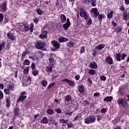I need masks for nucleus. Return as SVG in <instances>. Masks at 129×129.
I'll return each mask as SVG.
<instances>
[{
    "label": "nucleus",
    "instance_id": "obj_1",
    "mask_svg": "<svg viewBox=\"0 0 129 129\" xmlns=\"http://www.w3.org/2000/svg\"><path fill=\"white\" fill-rule=\"evenodd\" d=\"M96 120V117L94 115H92L89 117H87L85 119L84 122L86 124H89L90 123H94Z\"/></svg>",
    "mask_w": 129,
    "mask_h": 129
},
{
    "label": "nucleus",
    "instance_id": "obj_2",
    "mask_svg": "<svg viewBox=\"0 0 129 129\" xmlns=\"http://www.w3.org/2000/svg\"><path fill=\"white\" fill-rule=\"evenodd\" d=\"M45 46L46 43L44 42L38 41L35 43V47L36 49H39V50L42 49V51H47V48H44Z\"/></svg>",
    "mask_w": 129,
    "mask_h": 129
},
{
    "label": "nucleus",
    "instance_id": "obj_3",
    "mask_svg": "<svg viewBox=\"0 0 129 129\" xmlns=\"http://www.w3.org/2000/svg\"><path fill=\"white\" fill-rule=\"evenodd\" d=\"M115 55V60L116 61H118L119 62H120L121 60H124V59H125V57H127V55H126L125 53H122L121 54L120 53H116Z\"/></svg>",
    "mask_w": 129,
    "mask_h": 129
},
{
    "label": "nucleus",
    "instance_id": "obj_4",
    "mask_svg": "<svg viewBox=\"0 0 129 129\" xmlns=\"http://www.w3.org/2000/svg\"><path fill=\"white\" fill-rule=\"evenodd\" d=\"M84 89V86H83V85L79 86L77 93L79 96H80V97H82V96L85 95Z\"/></svg>",
    "mask_w": 129,
    "mask_h": 129
},
{
    "label": "nucleus",
    "instance_id": "obj_5",
    "mask_svg": "<svg viewBox=\"0 0 129 129\" xmlns=\"http://www.w3.org/2000/svg\"><path fill=\"white\" fill-rule=\"evenodd\" d=\"M119 106H122L125 108L126 106H128V104L126 100H123L122 98L119 99L117 101Z\"/></svg>",
    "mask_w": 129,
    "mask_h": 129
},
{
    "label": "nucleus",
    "instance_id": "obj_6",
    "mask_svg": "<svg viewBox=\"0 0 129 129\" xmlns=\"http://www.w3.org/2000/svg\"><path fill=\"white\" fill-rule=\"evenodd\" d=\"M26 93H27L26 91L21 92L20 96L17 100V103H19V102H23V101H24L26 98H27V95H26Z\"/></svg>",
    "mask_w": 129,
    "mask_h": 129
},
{
    "label": "nucleus",
    "instance_id": "obj_7",
    "mask_svg": "<svg viewBox=\"0 0 129 129\" xmlns=\"http://www.w3.org/2000/svg\"><path fill=\"white\" fill-rule=\"evenodd\" d=\"M91 13L93 14L92 17L94 18V19H96V18H97L99 15V11H98V10L96 8H92L91 10Z\"/></svg>",
    "mask_w": 129,
    "mask_h": 129
},
{
    "label": "nucleus",
    "instance_id": "obj_8",
    "mask_svg": "<svg viewBox=\"0 0 129 129\" xmlns=\"http://www.w3.org/2000/svg\"><path fill=\"white\" fill-rule=\"evenodd\" d=\"M61 82H66L68 83L70 86H72V87H74L75 86V82L70 80L68 79H63L61 80Z\"/></svg>",
    "mask_w": 129,
    "mask_h": 129
},
{
    "label": "nucleus",
    "instance_id": "obj_9",
    "mask_svg": "<svg viewBox=\"0 0 129 129\" xmlns=\"http://www.w3.org/2000/svg\"><path fill=\"white\" fill-rule=\"evenodd\" d=\"M105 62L106 64H109V65H113V59L110 56H108L105 58Z\"/></svg>",
    "mask_w": 129,
    "mask_h": 129
},
{
    "label": "nucleus",
    "instance_id": "obj_10",
    "mask_svg": "<svg viewBox=\"0 0 129 129\" xmlns=\"http://www.w3.org/2000/svg\"><path fill=\"white\" fill-rule=\"evenodd\" d=\"M81 10L82 11H81L80 13V17L84 18L85 21H87V20H88V15L86 14V12L83 10V9H81Z\"/></svg>",
    "mask_w": 129,
    "mask_h": 129
},
{
    "label": "nucleus",
    "instance_id": "obj_11",
    "mask_svg": "<svg viewBox=\"0 0 129 129\" xmlns=\"http://www.w3.org/2000/svg\"><path fill=\"white\" fill-rule=\"evenodd\" d=\"M54 57H55V54L50 53L49 59V66L54 67Z\"/></svg>",
    "mask_w": 129,
    "mask_h": 129
},
{
    "label": "nucleus",
    "instance_id": "obj_12",
    "mask_svg": "<svg viewBox=\"0 0 129 129\" xmlns=\"http://www.w3.org/2000/svg\"><path fill=\"white\" fill-rule=\"evenodd\" d=\"M48 32L46 30L43 31L40 35H39V37L42 40H44V39H47L48 38V36L47 35Z\"/></svg>",
    "mask_w": 129,
    "mask_h": 129
},
{
    "label": "nucleus",
    "instance_id": "obj_13",
    "mask_svg": "<svg viewBox=\"0 0 129 129\" xmlns=\"http://www.w3.org/2000/svg\"><path fill=\"white\" fill-rule=\"evenodd\" d=\"M101 54L100 50L97 48L96 46L94 48V50H93L92 54L93 56H95L96 55H99Z\"/></svg>",
    "mask_w": 129,
    "mask_h": 129
},
{
    "label": "nucleus",
    "instance_id": "obj_14",
    "mask_svg": "<svg viewBox=\"0 0 129 129\" xmlns=\"http://www.w3.org/2000/svg\"><path fill=\"white\" fill-rule=\"evenodd\" d=\"M64 113L66 115H72V113H73V111H71V109L70 107L66 108V110L64 111Z\"/></svg>",
    "mask_w": 129,
    "mask_h": 129
},
{
    "label": "nucleus",
    "instance_id": "obj_15",
    "mask_svg": "<svg viewBox=\"0 0 129 129\" xmlns=\"http://www.w3.org/2000/svg\"><path fill=\"white\" fill-rule=\"evenodd\" d=\"M51 44L54 48H55L56 49L60 48V43H58V41H57L56 40L51 41Z\"/></svg>",
    "mask_w": 129,
    "mask_h": 129
},
{
    "label": "nucleus",
    "instance_id": "obj_16",
    "mask_svg": "<svg viewBox=\"0 0 129 129\" xmlns=\"http://www.w3.org/2000/svg\"><path fill=\"white\" fill-rule=\"evenodd\" d=\"M122 16H123V20L124 21H128L129 16H128V13H127V12H123Z\"/></svg>",
    "mask_w": 129,
    "mask_h": 129
},
{
    "label": "nucleus",
    "instance_id": "obj_17",
    "mask_svg": "<svg viewBox=\"0 0 129 129\" xmlns=\"http://www.w3.org/2000/svg\"><path fill=\"white\" fill-rule=\"evenodd\" d=\"M89 67L92 69H97V63L95 61H93L90 63Z\"/></svg>",
    "mask_w": 129,
    "mask_h": 129
},
{
    "label": "nucleus",
    "instance_id": "obj_18",
    "mask_svg": "<svg viewBox=\"0 0 129 129\" xmlns=\"http://www.w3.org/2000/svg\"><path fill=\"white\" fill-rule=\"evenodd\" d=\"M7 6H8L7 2H4L0 6V8H1V10L4 11V12H6L7 11Z\"/></svg>",
    "mask_w": 129,
    "mask_h": 129
},
{
    "label": "nucleus",
    "instance_id": "obj_19",
    "mask_svg": "<svg viewBox=\"0 0 129 129\" xmlns=\"http://www.w3.org/2000/svg\"><path fill=\"white\" fill-rule=\"evenodd\" d=\"M69 40V39H68L66 37H63V36L60 37L58 39V42L59 43H64V42H67Z\"/></svg>",
    "mask_w": 129,
    "mask_h": 129
},
{
    "label": "nucleus",
    "instance_id": "obj_20",
    "mask_svg": "<svg viewBox=\"0 0 129 129\" xmlns=\"http://www.w3.org/2000/svg\"><path fill=\"white\" fill-rule=\"evenodd\" d=\"M113 97L112 96H107L104 99L103 101H106V102H111Z\"/></svg>",
    "mask_w": 129,
    "mask_h": 129
},
{
    "label": "nucleus",
    "instance_id": "obj_21",
    "mask_svg": "<svg viewBox=\"0 0 129 129\" xmlns=\"http://www.w3.org/2000/svg\"><path fill=\"white\" fill-rule=\"evenodd\" d=\"M48 121L49 120L47 117H44L41 120V123H43V124H47L48 123Z\"/></svg>",
    "mask_w": 129,
    "mask_h": 129
},
{
    "label": "nucleus",
    "instance_id": "obj_22",
    "mask_svg": "<svg viewBox=\"0 0 129 129\" xmlns=\"http://www.w3.org/2000/svg\"><path fill=\"white\" fill-rule=\"evenodd\" d=\"M53 67H52L51 66H49V67H47L45 69L47 73H52V72H53Z\"/></svg>",
    "mask_w": 129,
    "mask_h": 129
},
{
    "label": "nucleus",
    "instance_id": "obj_23",
    "mask_svg": "<svg viewBox=\"0 0 129 129\" xmlns=\"http://www.w3.org/2000/svg\"><path fill=\"white\" fill-rule=\"evenodd\" d=\"M60 22L62 23H66V16L64 14L60 15Z\"/></svg>",
    "mask_w": 129,
    "mask_h": 129
},
{
    "label": "nucleus",
    "instance_id": "obj_24",
    "mask_svg": "<svg viewBox=\"0 0 129 129\" xmlns=\"http://www.w3.org/2000/svg\"><path fill=\"white\" fill-rule=\"evenodd\" d=\"M47 123L48 124H49V125L51 124H54V123H55V120H54V119L52 117H50L48 118V121Z\"/></svg>",
    "mask_w": 129,
    "mask_h": 129
},
{
    "label": "nucleus",
    "instance_id": "obj_25",
    "mask_svg": "<svg viewBox=\"0 0 129 129\" xmlns=\"http://www.w3.org/2000/svg\"><path fill=\"white\" fill-rule=\"evenodd\" d=\"M7 38H9L12 41H14L15 39H14V34H12V33L9 32L7 34Z\"/></svg>",
    "mask_w": 129,
    "mask_h": 129
},
{
    "label": "nucleus",
    "instance_id": "obj_26",
    "mask_svg": "<svg viewBox=\"0 0 129 129\" xmlns=\"http://www.w3.org/2000/svg\"><path fill=\"white\" fill-rule=\"evenodd\" d=\"M19 112H20V109L18 107L15 108V109H14V111L13 112L15 116H18V115L20 114Z\"/></svg>",
    "mask_w": 129,
    "mask_h": 129
},
{
    "label": "nucleus",
    "instance_id": "obj_27",
    "mask_svg": "<svg viewBox=\"0 0 129 129\" xmlns=\"http://www.w3.org/2000/svg\"><path fill=\"white\" fill-rule=\"evenodd\" d=\"M65 100L67 101V102H70V101H72V97H71V95H67L65 97Z\"/></svg>",
    "mask_w": 129,
    "mask_h": 129
},
{
    "label": "nucleus",
    "instance_id": "obj_28",
    "mask_svg": "<svg viewBox=\"0 0 129 129\" xmlns=\"http://www.w3.org/2000/svg\"><path fill=\"white\" fill-rule=\"evenodd\" d=\"M30 30V27L29 26L26 25L25 24L24 25V26L23 27V28L22 29V31L21 32H28Z\"/></svg>",
    "mask_w": 129,
    "mask_h": 129
},
{
    "label": "nucleus",
    "instance_id": "obj_29",
    "mask_svg": "<svg viewBox=\"0 0 129 129\" xmlns=\"http://www.w3.org/2000/svg\"><path fill=\"white\" fill-rule=\"evenodd\" d=\"M70 26H71L70 24H68V23H64L62 25L63 30L67 31L68 30V29L69 28V27H70Z\"/></svg>",
    "mask_w": 129,
    "mask_h": 129
},
{
    "label": "nucleus",
    "instance_id": "obj_30",
    "mask_svg": "<svg viewBox=\"0 0 129 129\" xmlns=\"http://www.w3.org/2000/svg\"><path fill=\"white\" fill-rule=\"evenodd\" d=\"M99 50H102L105 47V45L104 44H98L96 46Z\"/></svg>",
    "mask_w": 129,
    "mask_h": 129
},
{
    "label": "nucleus",
    "instance_id": "obj_31",
    "mask_svg": "<svg viewBox=\"0 0 129 129\" xmlns=\"http://www.w3.org/2000/svg\"><path fill=\"white\" fill-rule=\"evenodd\" d=\"M11 106V101L9 98L6 99V107L10 108Z\"/></svg>",
    "mask_w": 129,
    "mask_h": 129
},
{
    "label": "nucleus",
    "instance_id": "obj_32",
    "mask_svg": "<svg viewBox=\"0 0 129 129\" xmlns=\"http://www.w3.org/2000/svg\"><path fill=\"white\" fill-rule=\"evenodd\" d=\"M36 13L39 16H42V14H44V11H42V10H41V8H39L36 9Z\"/></svg>",
    "mask_w": 129,
    "mask_h": 129
},
{
    "label": "nucleus",
    "instance_id": "obj_33",
    "mask_svg": "<svg viewBox=\"0 0 129 129\" xmlns=\"http://www.w3.org/2000/svg\"><path fill=\"white\" fill-rule=\"evenodd\" d=\"M32 75H33V76H37L39 75V71L37 70H32Z\"/></svg>",
    "mask_w": 129,
    "mask_h": 129
},
{
    "label": "nucleus",
    "instance_id": "obj_34",
    "mask_svg": "<svg viewBox=\"0 0 129 129\" xmlns=\"http://www.w3.org/2000/svg\"><path fill=\"white\" fill-rule=\"evenodd\" d=\"M113 16V11H111L107 15L108 19H111Z\"/></svg>",
    "mask_w": 129,
    "mask_h": 129
},
{
    "label": "nucleus",
    "instance_id": "obj_35",
    "mask_svg": "<svg viewBox=\"0 0 129 129\" xmlns=\"http://www.w3.org/2000/svg\"><path fill=\"white\" fill-rule=\"evenodd\" d=\"M71 106H72V107L74 108L75 110H77V109H78V104L77 103H76V104L71 103Z\"/></svg>",
    "mask_w": 129,
    "mask_h": 129
},
{
    "label": "nucleus",
    "instance_id": "obj_36",
    "mask_svg": "<svg viewBox=\"0 0 129 129\" xmlns=\"http://www.w3.org/2000/svg\"><path fill=\"white\" fill-rule=\"evenodd\" d=\"M30 70V66H28L23 71L24 74H29V71Z\"/></svg>",
    "mask_w": 129,
    "mask_h": 129
},
{
    "label": "nucleus",
    "instance_id": "obj_37",
    "mask_svg": "<svg viewBox=\"0 0 129 129\" xmlns=\"http://www.w3.org/2000/svg\"><path fill=\"white\" fill-rule=\"evenodd\" d=\"M69 121V120L68 119H66L65 120V119H59V122H60V123H66L67 124V122H68Z\"/></svg>",
    "mask_w": 129,
    "mask_h": 129
},
{
    "label": "nucleus",
    "instance_id": "obj_38",
    "mask_svg": "<svg viewBox=\"0 0 129 129\" xmlns=\"http://www.w3.org/2000/svg\"><path fill=\"white\" fill-rule=\"evenodd\" d=\"M54 111H53V109H48L46 111V113L47 114H49V115H52L53 114Z\"/></svg>",
    "mask_w": 129,
    "mask_h": 129
},
{
    "label": "nucleus",
    "instance_id": "obj_39",
    "mask_svg": "<svg viewBox=\"0 0 129 129\" xmlns=\"http://www.w3.org/2000/svg\"><path fill=\"white\" fill-rule=\"evenodd\" d=\"M5 47H6V43L5 42L0 43V52L2 51V49H5Z\"/></svg>",
    "mask_w": 129,
    "mask_h": 129
},
{
    "label": "nucleus",
    "instance_id": "obj_40",
    "mask_svg": "<svg viewBox=\"0 0 129 129\" xmlns=\"http://www.w3.org/2000/svg\"><path fill=\"white\" fill-rule=\"evenodd\" d=\"M115 31L116 33L118 34V33H120L121 31V26H118L115 29Z\"/></svg>",
    "mask_w": 129,
    "mask_h": 129
},
{
    "label": "nucleus",
    "instance_id": "obj_41",
    "mask_svg": "<svg viewBox=\"0 0 129 129\" xmlns=\"http://www.w3.org/2000/svg\"><path fill=\"white\" fill-rule=\"evenodd\" d=\"M74 45L75 43L73 41L70 42L68 43V46L70 48H73V47H74Z\"/></svg>",
    "mask_w": 129,
    "mask_h": 129
},
{
    "label": "nucleus",
    "instance_id": "obj_42",
    "mask_svg": "<svg viewBox=\"0 0 129 129\" xmlns=\"http://www.w3.org/2000/svg\"><path fill=\"white\" fill-rule=\"evenodd\" d=\"M98 19L100 23H101V22H102V21H101V20H102V19H103V15H102V14H99V15H98Z\"/></svg>",
    "mask_w": 129,
    "mask_h": 129
},
{
    "label": "nucleus",
    "instance_id": "obj_43",
    "mask_svg": "<svg viewBox=\"0 0 129 129\" xmlns=\"http://www.w3.org/2000/svg\"><path fill=\"white\" fill-rule=\"evenodd\" d=\"M47 83L48 82L46 80H43L41 81V85L42 86H43V87H46V86H47Z\"/></svg>",
    "mask_w": 129,
    "mask_h": 129
},
{
    "label": "nucleus",
    "instance_id": "obj_44",
    "mask_svg": "<svg viewBox=\"0 0 129 129\" xmlns=\"http://www.w3.org/2000/svg\"><path fill=\"white\" fill-rule=\"evenodd\" d=\"M89 73L90 75H94V74H95L96 72L94 70L90 69L89 70Z\"/></svg>",
    "mask_w": 129,
    "mask_h": 129
},
{
    "label": "nucleus",
    "instance_id": "obj_45",
    "mask_svg": "<svg viewBox=\"0 0 129 129\" xmlns=\"http://www.w3.org/2000/svg\"><path fill=\"white\" fill-rule=\"evenodd\" d=\"M112 122L114 125H116L118 122V119L117 118H115L112 120Z\"/></svg>",
    "mask_w": 129,
    "mask_h": 129
},
{
    "label": "nucleus",
    "instance_id": "obj_46",
    "mask_svg": "<svg viewBox=\"0 0 129 129\" xmlns=\"http://www.w3.org/2000/svg\"><path fill=\"white\" fill-rule=\"evenodd\" d=\"M25 26V24L23 23H21L19 25V29H20V31H23V29H24V27Z\"/></svg>",
    "mask_w": 129,
    "mask_h": 129
},
{
    "label": "nucleus",
    "instance_id": "obj_47",
    "mask_svg": "<svg viewBox=\"0 0 129 129\" xmlns=\"http://www.w3.org/2000/svg\"><path fill=\"white\" fill-rule=\"evenodd\" d=\"M83 4H85V5H88L91 3V0H83Z\"/></svg>",
    "mask_w": 129,
    "mask_h": 129
},
{
    "label": "nucleus",
    "instance_id": "obj_48",
    "mask_svg": "<svg viewBox=\"0 0 129 129\" xmlns=\"http://www.w3.org/2000/svg\"><path fill=\"white\" fill-rule=\"evenodd\" d=\"M30 62L29 59H25L24 61L23 62L24 65H30Z\"/></svg>",
    "mask_w": 129,
    "mask_h": 129
},
{
    "label": "nucleus",
    "instance_id": "obj_49",
    "mask_svg": "<svg viewBox=\"0 0 129 129\" xmlns=\"http://www.w3.org/2000/svg\"><path fill=\"white\" fill-rule=\"evenodd\" d=\"M30 67H31L32 71L36 70V63L35 62H32Z\"/></svg>",
    "mask_w": 129,
    "mask_h": 129
},
{
    "label": "nucleus",
    "instance_id": "obj_50",
    "mask_svg": "<svg viewBox=\"0 0 129 129\" xmlns=\"http://www.w3.org/2000/svg\"><path fill=\"white\" fill-rule=\"evenodd\" d=\"M14 88H15V87H14V86H13L12 85H8V89L10 90L11 91H13L14 90Z\"/></svg>",
    "mask_w": 129,
    "mask_h": 129
},
{
    "label": "nucleus",
    "instance_id": "obj_51",
    "mask_svg": "<svg viewBox=\"0 0 129 129\" xmlns=\"http://www.w3.org/2000/svg\"><path fill=\"white\" fill-rule=\"evenodd\" d=\"M55 111L57 112V113H62V110L60 108H55Z\"/></svg>",
    "mask_w": 129,
    "mask_h": 129
},
{
    "label": "nucleus",
    "instance_id": "obj_52",
    "mask_svg": "<svg viewBox=\"0 0 129 129\" xmlns=\"http://www.w3.org/2000/svg\"><path fill=\"white\" fill-rule=\"evenodd\" d=\"M7 23H9V19H8L7 17H5L3 21V25H6Z\"/></svg>",
    "mask_w": 129,
    "mask_h": 129
},
{
    "label": "nucleus",
    "instance_id": "obj_53",
    "mask_svg": "<svg viewBox=\"0 0 129 129\" xmlns=\"http://www.w3.org/2000/svg\"><path fill=\"white\" fill-rule=\"evenodd\" d=\"M125 75H127V72L124 71V72H123V74L120 76V78H124V77H125Z\"/></svg>",
    "mask_w": 129,
    "mask_h": 129
},
{
    "label": "nucleus",
    "instance_id": "obj_54",
    "mask_svg": "<svg viewBox=\"0 0 129 129\" xmlns=\"http://www.w3.org/2000/svg\"><path fill=\"white\" fill-rule=\"evenodd\" d=\"M4 92L6 95H8V94H10V93H11L10 90L7 88L4 89Z\"/></svg>",
    "mask_w": 129,
    "mask_h": 129
},
{
    "label": "nucleus",
    "instance_id": "obj_55",
    "mask_svg": "<svg viewBox=\"0 0 129 129\" xmlns=\"http://www.w3.org/2000/svg\"><path fill=\"white\" fill-rule=\"evenodd\" d=\"M54 85H55V82L51 83L47 87V89H50V88H51V87H53V86H54Z\"/></svg>",
    "mask_w": 129,
    "mask_h": 129
},
{
    "label": "nucleus",
    "instance_id": "obj_56",
    "mask_svg": "<svg viewBox=\"0 0 129 129\" xmlns=\"http://www.w3.org/2000/svg\"><path fill=\"white\" fill-rule=\"evenodd\" d=\"M92 2L91 5L93 7H96V4L95 0H91V3Z\"/></svg>",
    "mask_w": 129,
    "mask_h": 129
},
{
    "label": "nucleus",
    "instance_id": "obj_57",
    "mask_svg": "<svg viewBox=\"0 0 129 129\" xmlns=\"http://www.w3.org/2000/svg\"><path fill=\"white\" fill-rule=\"evenodd\" d=\"M100 79H101L102 81H105V80H106V77L102 76L100 77Z\"/></svg>",
    "mask_w": 129,
    "mask_h": 129
},
{
    "label": "nucleus",
    "instance_id": "obj_58",
    "mask_svg": "<svg viewBox=\"0 0 129 129\" xmlns=\"http://www.w3.org/2000/svg\"><path fill=\"white\" fill-rule=\"evenodd\" d=\"M80 118H81V116L77 115V116L74 117V120H78V119H80Z\"/></svg>",
    "mask_w": 129,
    "mask_h": 129
},
{
    "label": "nucleus",
    "instance_id": "obj_59",
    "mask_svg": "<svg viewBox=\"0 0 129 129\" xmlns=\"http://www.w3.org/2000/svg\"><path fill=\"white\" fill-rule=\"evenodd\" d=\"M25 107H30L31 106V102L28 101L25 105Z\"/></svg>",
    "mask_w": 129,
    "mask_h": 129
},
{
    "label": "nucleus",
    "instance_id": "obj_60",
    "mask_svg": "<svg viewBox=\"0 0 129 129\" xmlns=\"http://www.w3.org/2000/svg\"><path fill=\"white\" fill-rule=\"evenodd\" d=\"M91 24H92V20H91V19L89 18L87 22V25H88V26H90Z\"/></svg>",
    "mask_w": 129,
    "mask_h": 129
},
{
    "label": "nucleus",
    "instance_id": "obj_61",
    "mask_svg": "<svg viewBox=\"0 0 129 129\" xmlns=\"http://www.w3.org/2000/svg\"><path fill=\"white\" fill-rule=\"evenodd\" d=\"M4 98V93H3V92L0 90V100H2Z\"/></svg>",
    "mask_w": 129,
    "mask_h": 129
},
{
    "label": "nucleus",
    "instance_id": "obj_62",
    "mask_svg": "<svg viewBox=\"0 0 129 129\" xmlns=\"http://www.w3.org/2000/svg\"><path fill=\"white\" fill-rule=\"evenodd\" d=\"M4 21V15L2 13H0V22Z\"/></svg>",
    "mask_w": 129,
    "mask_h": 129
},
{
    "label": "nucleus",
    "instance_id": "obj_63",
    "mask_svg": "<svg viewBox=\"0 0 129 129\" xmlns=\"http://www.w3.org/2000/svg\"><path fill=\"white\" fill-rule=\"evenodd\" d=\"M101 118H102V117L101 116V115H99L97 116V121H100V120L101 119Z\"/></svg>",
    "mask_w": 129,
    "mask_h": 129
},
{
    "label": "nucleus",
    "instance_id": "obj_64",
    "mask_svg": "<svg viewBox=\"0 0 129 129\" xmlns=\"http://www.w3.org/2000/svg\"><path fill=\"white\" fill-rule=\"evenodd\" d=\"M101 113H105L106 112V109L105 108H103L101 110Z\"/></svg>",
    "mask_w": 129,
    "mask_h": 129
}]
</instances>
